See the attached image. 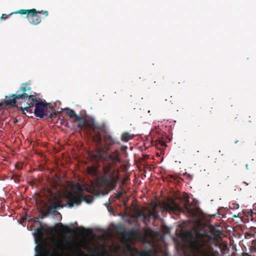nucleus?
<instances>
[{"instance_id":"39448f33","label":"nucleus","mask_w":256,"mask_h":256,"mask_svg":"<svg viewBox=\"0 0 256 256\" xmlns=\"http://www.w3.org/2000/svg\"><path fill=\"white\" fill-rule=\"evenodd\" d=\"M94 132V140L100 144L104 145L106 150L110 149L112 139L110 136L107 134L106 126L95 124L89 125Z\"/></svg>"},{"instance_id":"f8f14e48","label":"nucleus","mask_w":256,"mask_h":256,"mask_svg":"<svg viewBox=\"0 0 256 256\" xmlns=\"http://www.w3.org/2000/svg\"><path fill=\"white\" fill-rule=\"evenodd\" d=\"M34 236L36 242H40L43 240V234L41 230H36V231L34 233Z\"/></svg>"},{"instance_id":"37998d69","label":"nucleus","mask_w":256,"mask_h":256,"mask_svg":"<svg viewBox=\"0 0 256 256\" xmlns=\"http://www.w3.org/2000/svg\"><path fill=\"white\" fill-rule=\"evenodd\" d=\"M39 208H41V207H40Z\"/></svg>"},{"instance_id":"c85d7f7f","label":"nucleus","mask_w":256,"mask_h":256,"mask_svg":"<svg viewBox=\"0 0 256 256\" xmlns=\"http://www.w3.org/2000/svg\"><path fill=\"white\" fill-rule=\"evenodd\" d=\"M161 145H162V146H166V144L165 142H161Z\"/></svg>"},{"instance_id":"b1692460","label":"nucleus","mask_w":256,"mask_h":256,"mask_svg":"<svg viewBox=\"0 0 256 256\" xmlns=\"http://www.w3.org/2000/svg\"><path fill=\"white\" fill-rule=\"evenodd\" d=\"M126 149H127L126 146H120V150H121V151H122V152H124L125 150H126Z\"/></svg>"},{"instance_id":"ea45409f","label":"nucleus","mask_w":256,"mask_h":256,"mask_svg":"<svg viewBox=\"0 0 256 256\" xmlns=\"http://www.w3.org/2000/svg\"><path fill=\"white\" fill-rule=\"evenodd\" d=\"M142 208H148L147 207H142Z\"/></svg>"},{"instance_id":"58836bf2","label":"nucleus","mask_w":256,"mask_h":256,"mask_svg":"<svg viewBox=\"0 0 256 256\" xmlns=\"http://www.w3.org/2000/svg\"><path fill=\"white\" fill-rule=\"evenodd\" d=\"M219 208H224V207H223V206H221V207H220Z\"/></svg>"},{"instance_id":"f3484780","label":"nucleus","mask_w":256,"mask_h":256,"mask_svg":"<svg viewBox=\"0 0 256 256\" xmlns=\"http://www.w3.org/2000/svg\"><path fill=\"white\" fill-rule=\"evenodd\" d=\"M32 18L33 19L31 22H30V23L34 25H38V24H40L42 21L41 18L38 17L37 16Z\"/></svg>"},{"instance_id":"20e7f679","label":"nucleus","mask_w":256,"mask_h":256,"mask_svg":"<svg viewBox=\"0 0 256 256\" xmlns=\"http://www.w3.org/2000/svg\"><path fill=\"white\" fill-rule=\"evenodd\" d=\"M121 236L123 238V244L124 245V252L126 254H133L132 256H150L149 252L144 250L140 252L136 248H133L130 242L132 238L136 239L138 238V234L134 228L130 229L129 232H122Z\"/></svg>"},{"instance_id":"393cba45","label":"nucleus","mask_w":256,"mask_h":256,"mask_svg":"<svg viewBox=\"0 0 256 256\" xmlns=\"http://www.w3.org/2000/svg\"><path fill=\"white\" fill-rule=\"evenodd\" d=\"M116 252V250L115 243H113V256H116V254H115Z\"/></svg>"},{"instance_id":"6e6552de","label":"nucleus","mask_w":256,"mask_h":256,"mask_svg":"<svg viewBox=\"0 0 256 256\" xmlns=\"http://www.w3.org/2000/svg\"><path fill=\"white\" fill-rule=\"evenodd\" d=\"M113 168L114 166L116 167V168H118V164L120 166V169L122 170H125L126 166L124 164L123 160L121 158V153L118 150H116L114 152H113Z\"/></svg>"},{"instance_id":"ddd939ff","label":"nucleus","mask_w":256,"mask_h":256,"mask_svg":"<svg viewBox=\"0 0 256 256\" xmlns=\"http://www.w3.org/2000/svg\"><path fill=\"white\" fill-rule=\"evenodd\" d=\"M133 137L134 136L128 132H124L121 136V140L124 142H128L129 140H132Z\"/></svg>"},{"instance_id":"7c9ffc66","label":"nucleus","mask_w":256,"mask_h":256,"mask_svg":"<svg viewBox=\"0 0 256 256\" xmlns=\"http://www.w3.org/2000/svg\"><path fill=\"white\" fill-rule=\"evenodd\" d=\"M253 206H254V208H256V203L254 204Z\"/></svg>"},{"instance_id":"cd10ccee","label":"nucleus","mask_w":256,"mask_h":256,"mask_svg":"<svg viewBox=\"0 0 256 256\" xmlns=\"http://www.w3.org/2000/svg\"><path fill=\"white\" fill-rule=\"evenodd\" d=\"M184 176H186L188 178H190V179H191V178H192V176H190V174H187V173H186V172H185V173H184Z\"/></svg>"},{"instance_id":"9d476101","label":"nucleus","mask_w":256,"mask_h":256,"mask_svg":"<svg viewBox=\"0 0 256 256\" xmlns=\"http://www.w3.org/2000/svg\"><path fill=\"white\" fill-rule=\"evenodd\" d=\"M200 254L202 256H218V252L214 250L212 247L208 246L202 250Z\"/></svg>"},{"instance_id":"5701e85b","label":"nucleus","mask_w":256,"mask_h":256,"mask_svg":"<svg viewBox=\"0 0 256 256\" xmlns=\"http://www.w3.org/2000/svg\"><path fill=\"white\" fill-rule=\"evenodd\" d=\"M11 97L13 98L12 96H11ZM13 98H12V99ZM10 98H9L10 100ZM8 100H5L4 101V102H0V107L2 106L4 104H6V106H8V104H7L6 102V101H7ZM10 106H11L10 104Z\"/></svg>"},{"instance_id":"bb28decb","label":"nucleus","mask_w":256,"mask_h":256,"mask_svg":"<svg viewBox=\"0 0 256 256\" xmlns=\"http://www.w3.org/2000/svg\"><path fill=\"white\" fill-rule=\"evenodd\" d=\"M112 142H113V144H120V142H118V141L116 140H114V138H113Z\"/></svg>"},{"instance_id":"412c9836","label":"nucleus","mask_w":256,"mask_h":256,"mask_svg":"<svg viewBox=\"0 0 256 256\" xmlns=\"http://www.w3.org/2000/svg\"><path fill=\"white\" fill-rule=\"evenodd\" d=\"M44 104L45 106V110L46 108H50L51 110H53L54 106L50 103H46V102H44Z\"/></svg>"},{"instance_id":"f03ea898","label":"nucleus","mask_w":256,"mask_h":256,"mask_svg":"<svg viewBox=\"0 0 256 256\" xmlns=\"http://www.w3.org/2000/svg\"><path fill=\"white\" fill-rule=\"evenodd\" d=\"M31 90L32 88L28 86L26 83H24L21 85L20 90H17L15 94H12L13 98L6 102L7 104H10L12 108H14L18 106L16 100L20 99L22 102L20 101V103L24 104V107L19 108L22 110L23 113H24V111L32 112L31 108L34 106V112L36 116L42 118L44 116H48L49 112L46 110H45L44 102H36L38 100L32 94Z\"/></svg>"},{"instance_id":"aec40b11","label":"nucleus","mask_w":256,"mask_h":256,"mask_svg":"<svg viewBox=\"0 0 256 256\" xmlns=\"http://www.w3.org/2000/svg\"><path fill=\"white\" fill-rule=\"evenodd\" d=\"M114 170H113V179H112V180H113V190L114 189V187L116 186V183L119 180V178L116 176H114Z\"/></svg>"},{"instance_id":"423d86ee","label":"nucleus","mask_w":256,"mask_h":256,"mask_svg":"<svg viewBox=\"0 0 256 256\" xmlns=\"http://www.w3.org/2000/svg\"><path fill=\"white\" fill-rule=\"evenodd\" d=\"M26 14V18H28L29 17L34 18L38 14H42L44 16H47L48 14V12L47 10H42L40 11L37 10L35 8H32L30 10H20L16 12H13L10 14Z\"/></svg>"},{"instance_id":"7ed1b4c3","label":"nucleus","mask_w":256,"mask_h":256,"mask_svg":"<svg viewBox=\"0 0 256 256\" xmlns=\"http://www.w3.org/2000/svg\"><path fill=\"white\" fill-rule=\"evenodd\" d=\"M190 198L186 193L180 196H170L167 198H156V201L152 202V208H200L198 202L196 198Z\"/></svg>"},{"instance_id":"4c0bfd02","label":"nucleus","mask_w":256,"mask_h":256,"mask_svg":"<svg viewBox=\"0 0 256 256\" xmlns=\"http://www.w3.org/2000/svg\"><path fill=\"white\" fill-rule=\"evenodd\" d=\"M112 210H113V214H114V208H112Z\"/></svg>"},{"instance_id":"e433bc0d","label":"nucleus","mask_w":256,"mask_h":256,"mask_svg":"<svg viewBox=\"0 0 256 256\" xmlns=\"http://www.w3.org/2000/svg\"><path fill=\"white\" fill-rule=\"evenodd\" d=\"M148 210H150V209H148ZM152 210H153V211H154V212H155V210H156V209L153 208V209H152Z\"/></svg>"},{"instance_id":"473e14b6","label":"nucleus","mask_w":256,"mask_h":256,"mask_svg":"<svg viewBox=\"0 0 256 256\" xmlns=\"http://www.w3.org/2000/svg\"><path fill=\"white\" fill-rule=\"evenodd\" d=\"M124 184V180H122V184Z\"/></svg>"},{"instance_id":"2f4dec72","label":"nucleus","mask_w":256,"mask_h":256,"mask_svg":"<svg viewBox=\"0 0 256 256\" xmlns=\"http://www.w3.org/2000/svg\"><path fill=\"white\" fill-rule=\"evenodd\" d=\"M112 226H113V230H114V228H116V226H115L114 224H113Z\"/></svg>"},{"instance_id":"a211bd4d","label":"nucleus","mask_w":256,"mask_h":256,"mask_svg":"<svg viewBox=\"0 0 256 256\" xmlns=\"http://www.w3.org/2000/svg\"><path fill=\"white\" fill-rule=\"evenodd\" d=\"M52 113L54 114L50 113V114H48V116L52 119V120L54 121L56 118V116H54V115H55V116L57 115L58 114L60 113L61 111H56V110L53 109L52 110Z\"/></svg>"},{"instance_id":"f704fd0d","label":"nucleus","mask_w":256,"mask_h":256,"mask_svg":"<svg viewBox=\"0 0 256 256\" xmlns=\"http://www.w3.org/2000/svg\"><path fill=\"white\" fill-rule=\"evenodd\" d=\"M18 122V120L16 119H15L14 122L16 123V122Z\"/></svg>"},{"instance_id":"72a5a7b5","label":"nucleus","mask_w":256,"mask_h":256,"mask_svg":"<svg viewBox=\"0 0 256 256\" xmlns=\"http://www.w3.org/2000/svg\"><path fill=\"white\" fill-rule=\"evenodd\" d=\"M16 168L20 169V166H16Z\"/></svg>"},{"instance_id":"4468645a","label":"nucleus","mask_w":256,"mask_h":256,"mask_svg":"<svg viewBox=\"0 0 256 256\" xmlns=\"http://www.w3.org/2000/svg\"><path fill=\"white\" fill-rule=\"evenodd\" d=\"M66 112V114L70 117V118H76V116H78V115H77L74 111L72 110V109H70V108H66L65 109Z\"/></svg>"},{"instance_id":"6ab92c4d","label":"nucleus","mask_w":256,"mask_h":256,"mask_svg":"<svg viewBox=\"0 0 256 256\" xmlns=\"http://www.w3.org/2000/svg\"><path fill=\"white\" fill-rule=\"evenodd\" d=\"M61 230L66 234H68L70 232V229L67 226L62 225L60 226Z\"/></svg>"},{"instance_id":"dca6fc26","label":"nucleus","mask_w":256,"mask_h":256,"mask_svg":"<svg viewBox=\"0 0 256 256\" xmlns=\"http://www.w3.org/2000/svg\"><path fill=\"white\" fill-rule=\"evenodd\" d=\"M97 168L96 166H92L88 168V172L92 175H95L96 174Z\"/></svg>"},{"instance_id":"c9c22d12","label":"nucleus","mask_w":256,"mask_h":256,"mask_svg":"<svg viewBox=\"0 0 256 256\" xmlns=\"http://www.w3.org/2000/svg\"><path fill=\"white\" fill-rule=\"evenodd\" d=\"M110 201H111V196L109 198V202L110 204Z\"/></svg>"},{"instance_id":"a19ab883","label":"nucleus","mask_w":256,"mask_h":256,"mask_svg":"<svg viewBox=\"0 0 256 256\" xmlns=\"http://www.w3.org/2000/svg\"><path fill=\"white\" fill-rule=\"evenodd\" d=\"M125 208H128V207H126V206H125Z\"/></svg>"},{"instance_id":"79ce46f5","label":"nucleus","mask_w":256,"mask_h":256,"mask_svg":"<svg viewBox=\"0 0 256 256\" xmlns=\"http://www.w3.org/2000/svg\"><path fill=\"white\" fill-rule=\"evenodd\" d=\"M248 256H251L250 255H248Z\"/></svg>"},{"instance_id":"f257e3e1","label":"nucleus","mask_w":256,"mask_h":256,"mask_svg":"<svg viewBox=\"0 0 256 256\" xmlns=\"http://www.w3.org/2000/svg\"><path fill=\"white\" fill-rule=\"evenodd\" d=\"M92 160L101 161L104 165L103 175L88 188L87 192L90 194L84 195L83 189L74 183L70 184V190L64 191L63 196L66 198V204L62 203L61 198H58L52 202L47 208H63L77 206L82 201L91 203L94 197L104 196L112 190V155L104 150H98L91 154Z\"/></svg>"},{"instance_id":"1a4fd4ad","label":"nucleus","mask_w":256,"mask_h":256,"mask_svg":"<svg viewBox=\"0 0 256 256\" xmlns=\"http://www.w3.org/2000/svg\"><path fill=\"white\" fill-rule=\"evenodd\" d=\"M183 236L186 238L190 239L191 240L194 248L196 250H199L204 247V244L200 242L198 240L192 236L190 232H186L183 234Z\"/></svg>"},{"instance_id":"4be33fe9","label":"nucleus","mask_w":256,"mask_h":256,"mask_svg":"<svg viewBox=\"0 0 256 256\" xmlns=\"http://www.w3.org/2000/svg\"><path fill=\"white\" fill-rule=\"evenodd\" d=\"M250 215L252 216H253V214H256V208L254 209H250Z\"/></svg>"},{"instance_id":"0eeeda50","label":"nucleus","mask_w":256,"mask_h":256,"mask_svg":"<svg viewBox=\"0 0 256 256\" xmlns=\"http://www.w3.org/2000/svg\"><path fill=\"white\" fill-rule=\"evenodd\" d=\"M120 190L117 192L115 196H113V203H115L119 206L126 205V200H124L126 191L122 189V186L120 188Z\"/></svg>"},{"instance_id":"a878e982","label":"nucleus","mask_w":256,"mask_h":256,"mask_svg":"<svg viewBox=\"0 0 256 256\" xmlns=\"http://www.w3.org/2000/svg\"><path fill=\"white\" fill-rule=\"evenodd\" d=\"M10 14H8V15H6V14H2V16H1V18H8V17L9 16H10Z\"/></svg>"},{"instance_id":"2eb2a0df","label":"nucleus","mask_w":256,"mask_h":256,"mask_svg":"<svg viewBox=\"0 0 256 256\" xmlns=\"http://www.w3.org/2000/svg\"><path fill=\"white\" fill-rule=\"evenodd\" d=\"M162 210V212H167L168 210V211L170 212L171 211H172V212H176L177 210L178 211V212H184V210H186L188 212H190L192 211V210L193 209H174V208H172V209H161ZM196 210H198V209H196Z\"/></svg>"},{"instance_id":"9b49d317","label":"nucleus","mask_w":256,"mask_h":256,"mask_svg":"<svg viewBox=\"0 0 256 256\" xmlns=\"http://www.w3.org/2000/svg\"><path fill=\"white\" fill-rule=\"evenodd\" d=\"M76 122H78V128L80 131L82 130L85 126L88 125L86 120L84 118L80 116H76V118H74L73 120L74 123Z\"/></svg>"},{"instance_id":"c756f323","label":"nucleus","mask_w":256,"mask_h":256,"mask_svg":"<svg viewBox=\"0 0 256 256\" xmlns=\"http://www.w3.org/2000/svg\"><path fill=\"white\" fill-rule=\"evenodd\" d=\"M236 206H237L236 208L235 207V206H234V208H238V207H239L238 204H236Z\"/></svg>"}]
</instances>
